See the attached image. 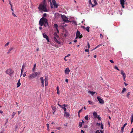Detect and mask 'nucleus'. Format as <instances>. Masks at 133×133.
Returning a JSON list of instances; mask_svg holds the SVG:
<instances>
[{
  "instance_id": "nucleus-1",
  "label": "nucleus",
  "mask_w": 133,
  "mask_h": 133,
  "mask_svg": "<svg viewBox=\"0 0 133 133\" xmlns=\"http://www.w3.org/2000/svg\"><path fill=\"white\" fill-rule=\"evenodd\" d=\"M45 1H43V2L40 4L38 7L40 11L42 12H48V11L47 9L46 6L45 4Z\"/></svg>"
},
{
  "instance_id": "nucleus-2",
  "label": "nucleus",
  "mask_w": 133,
  "mask_h": 133,
  "mask_svg": "<svg viewBox=\"0 0 133 133\" xmlns=\"http://www.w3.org/2000/svg\"><path fill=\"white\" fill-rule=\"evenodd\" d=\"M39 24L41 26H42L43 25L45 27L48 26L47 19L46 18L43 17H42L40 20Z\"/></svg>"
},
{
  "instance_id": "nucleus-3",
  "label": "nucleus",
  "mask_w": 133,
  "mask_h": 133,
  "mask_svg": "<svg viewBox=\"0 0 133 133\" xmlns=\"http://www.w3.org/2000/svg\"><path fill=\"white\" fill-rule=\"evenodd\" d=\"M39 74L40 73H38L37 72H35L34 73L30 74L29 76V78L30 79H32L36 77L38 75H39Z\"/></svg>"
},
{
  "instance_id": "nucleus-4",
  "label": "nucleus",
  "mask_w": 133,
  "mask_h": 133,
  "mask_svg": "<svg viewBox=\"0 0 133 133\" xmlns=\"http://www.w3.org/2000/svg\"><path fill=\"white\" fill-rule=\"evenodd\" d=\"M54 41L58 44H60V42L57 40V39L59 38V37L57 33L55 32L54 34Z\"/></svg>"
},
{
  "instance_id": "nucleus-5",
  "label": "nucleus",
  "mask_w": 133,
  "mask_h": 133,
  "mask_svg": "<svg viewBox=\"0 0 133 133\" xmlns=\"http://www.w3.org/2000/svg\"><path fill=\"white\" fill-rule=\"evenodd\" d=\"M61 18L64 22L69 23L70 22L68 18L65 15H62Z\"/></svg>"
},
{
  "instance_id": "nucleus-6",
  "label": "nucleus",
  "mask_w": 133,
  "mask_h": 133,
  "mask_svg": "<svg viewBox=\"0 0 133 133\" xmlns=\"http://www.w3.org/2000/svg\"><path fill=\"white\" fill-rule=\"evenodd\" d=\"M82 37V35H81L80 32L79 31L77 30L76 32V37L75 39H77L79 37L80 38H81Z\"/></svg>"
},
{
  "instance_id": "nucleus-7",
  "label": "nucleus",
  "mask_w": 133,
  "mask_h": 133,
  "mask_svg": "<svg viewBox=\"0 0 133 133\" xmlns=\"http://www.w3.org/2000/svg\"><path fill=\"white\" fill-rule=\"evenodd\" d=\"M14 71L11 69H7L5 72L6 73L9 74L10 76L13 73Z\"/></svg>"
},
{
  "instance_id": "nucleus-8",
  "label": "nucleus",
  "mask_w": 133,
  "mask_h": 133,
  "mask_svg": "<svg viewBox=\"0 0 133 133\" xmlns=\"http://www.w3.org/2000/svg\"><path fill=\"white\" fill-rule=\"evenodd\" d=\"M121 74L122 75V76L124 80L125 81L126 75L125 74L124 72V71L123 70H121Z\"/></svg>"
},
{
  "instance_id": "nucleus-9",
  "label": "nucleus",
  "mask_w": 133,
  "mask_h": 133,
  "mask_svg": "<svg viewBox=\"0 0 133 133\" xmlns=\"http://www.w3.org/2000/svg\"><path fill=\"white\" fill-rule=\"evenodd\" d=\"M97 98L98 101H99V103L100 104H103L104 103V100L101 98L99 97L98 96L97 97Z\"/></svg>"
},
{
  "instance_id": "nucleus-10",
  "label": "nucleus",
  "mask_w": 133,
  "mask_h": 133,
  "mask_svg": "<svg viewBox=\"0 0 133 133\" xmlns=\"http://www.w3.org/2000/svg\"><path fill=\"white\" fill-rule=\"evenodd\" d=\"M40 80L41 82V86L42 87H43L44 86V84L43 78L42 77H41L40 78Z\"/></svg>"
},
{
  "instance_id": "nucleus-11",
  "label": "nucleus",
  "mask_w": 133,
  "mask_h": 133,
  "mask_svg": "<svg viewBox=\"0 0 133 133\" xmlns=\"http://www.w3.org/2000/svg\"><path fill=\"white\" fill-rule=\"evenodd\" d=\"M120 4L121 5L122 7L124 8V5L125 4V1L124 0H120Z\"/></svg>"
},
{
  "instance_id": "nucleus-12",
  "label": "nucleus",
  "mask_w": 133,
  "mask_h": 133,
  "mask_svg": "<svg viewBox=\"0 0 133 133\" xmlns=\"http://www.w3.org/2000/svg\"><path fill=\"white\" fill-rule=\"evenodd\" d=\"M64 115L66 118H69V113L67 112H64Z\"/></svg>"
},
{
  "instance_id": "nucleus-13",
  "label": "nucleus",
  "mask_w": 133,
  "mask_h": 133,
  "mask_svg": "<svg viewBox=\"0 0 133 133\" xmlns=\"http://www.w3.org/2000/svg\"><path fill=\"white\" fill-rule=\"evenodd\" d=\"M52 2L53 3V5H54V6L56 8H57L58 7V6L57 5V4L55 0H52Z\"/></svg>"
},
{
  "instance_id": "nucleus-14",
  "label": "nucleus",
  "mask_w": 133,
  "mask_h": 133,
  "mask_svg": "<svg viewBox=\"0 0 133 133\" xmlns=\"http://www.w3.org/2000/svg\"><path fill=\"white\" fill-rule=\"evenodd\" d=\"M127 125V123H126L125 124H124L123 125V126L122 127L121 130L122 132H123L124 127H125V126H126V125Z\"/></svg>"
},
{
  "instance_id": "nucleus-15",
  "label": "nucleus",
  "mask_w": 133,
  "mask_h": 133,
  "mask_svg": "<svg viewBox=\"0 0 133 133\" xmlns=\"http://www.w3.org/2000/svg\"><path fill=\"white\" fill-rule=\"evenodd\" d=\"M70 72V70L69 68H67L65 71V73L66 74H68Z\"/></svg>"
},
{
  "instance_id": "nucleus-16",
  "label": "nucleus",
  "mask_w": 133,
  "mask_h": 133,
  "mask_svg": "<svg viewBox=\"0 0 133 133\" xmlns=\"http://www.w3.org/2000/svg\"><path fill=\"white\" fill-rule=\"evenodd\" d=\"M93 115L94 118H96L97 117V113L95 112H94L93 113Z\"/></svg>"
},
{
  "instance_id": "nucleus-17",
  "label": "nucleus",
  "mask_w": 133,
  "mask_h": 133,
  "mask_svg": "<svg viewBox=\"0 0 133 133\" xmlns=\"http://www.w3.org/2000/svg\"><path fill=\"white\" fill-rule=\"evenodd\" d=\"M43 35L44 38H45L46 39L48 37L47 35L45 33H43Z\"/></svg>"
},
{
  "instance_id": "nucleus-18",
  "label": "nucleus",
  "mask_w": 133,
  "mask_h": 133,
  "mask_svg": "<svg viewBox=\"0 0 133 133\" xmlns=\"http://www.w3.org/2000/svg\"><path fill=\"white\" fill-rule=\"evenodd\" d=\"M88 92L89 93H90L92 96H93L95 93V92L91 91H88Z\"/></svg>"
},
{
  "instance_id": "nucleus-19",
  "label": "nucleus",
  "mask_w": 133,
  "mask_h": 133,
  "mask_svg": "<svg viewBox=\"0 0 133 133\" xmlns=\"http://www.w3.org/2000/svg\"><path fill=\"white\" fill-rule=\"evenodd\" d=\"M52 110L53 111H56V107L55 106H52Z\"/></svg>"
},
{
  "instance_id": "nucleus-20",
  "label": "nucleus",
  "mask_w": 133,
  "mask_h": 133,
  "mask_svg": "<svg viewBox=\"0 0 133 133\" xmlns=\"http://www.w3.org/2000/svg\"><path fill=\"white\" fill-rule=\"evenodd\" d=\"M126 89L125 88H123L122 91L121 93H123L125 92L126 91Z\"/></svg>"
},
{
  "instance_id": "nucleus-21",
  "label": "nucleus",
  "mask_w": 133,
  "mask_h": 133,
  "mask_svg": "<svg viewBox=\"0 0 133 133\" xmlns=\"http://www.w3.org/2000/svg\"><path fill=\"white\" fill-rule=\"evenodd\" d=\"M88 102L90 104L93 105L94 104V103L92 101H90L89 100H88Z\"/></svg>"
},
{
  "instance_id": "nucleus-22",
  "label": "nucleus",
  "mask_w": 133,
  "mask_h": 133,
  "mask_svg": "<svg viewBox=\"0 0 133 133\" xmlns=\"http://www.w3.org/2000/svg\"><path fill=\"white\" fill-rule=\"evenodd\" d=\"M26 66V64H23L22 66V67L21 69V70H24V68Z\"/></svg>"
},
{
  "instance_id": "nucleus-23",
  "label": "nucleus",
  "mask_w": 133,
  "mask_h": 133,
  "mask_svg": "<svg viewBox=\"0 0 133 133\" xmlns=\"http://www.w3.org/2000/svg\"><path fill=\"white\" fill-rule=\"evenodd\" d=\"M36 64H35L34 65L33 68L32 69V71L34 72L35 71V69L36 67Z\"/></svg>"
},
{
  "instance_id": "nucleus-24",
  "label": "nucleus",
  "mask_w": 133,
  "mask_h": 133,
  "mask_svg": "<svg viewBox=\"0 0 133 133\" xmlns=\"http://www.w3.org/2000/svg\"><path fill=\"white\" fill-rule=\"evenodd\" d=\"M13 49V47H12L8 51V52H7V54H9L10 52Z\"/></svg>"
},
{
  "instance_id": "nucleus-25",
  "label": "nucleus",
  "mask_w": 133,
  "mask_h": 133,
  "mask_svg": "<svg viewBox=\"0 0 133 133\" xmlns=\"http://www.w3.org/2000/svg\"><path fill=\"white\" fill-rule=\"evenodd\" d=\"M85 28L88 32H89L90 27H87Z\"/></svg>"
},
{
  "instance_id": "nucleus-26",
  "label": "nucleus",
  "mask_w": 133,
  "mask_h": 133,
  "mask_svg": "<svg viewBox=\"0 0 133 133\" xmlns=\"http://www.w3.org/2000/svg\"><path fill=\"white\" fill-rule=\"evenodd\" d=\"M84 118L86 120H88V115H87L84 117Z\"/></svg>"
},
{
  "instance_id": "nucleus-27",
  "label": "nucleus",
  "mask_w": 133,
  "mask_h": 133,
  "mask_svg": "<svg viewBox=\"0 0 133 133\" xmlns=\"http://www.w3.org/2000/svg\"><path fill=\"white\" fill-rule=\"evenodd\" d=\"M58 25L56 24H54V28H56V29L58 28Z\"/></svg>"
},
{
  "instance_id": "nucleus-28",
  "label": "nucleus",
  "mask_w": 133,
  "mask_h": 133,
  "mask_svg": "<svg viewBox=\"0 0 133 133\" xmlns=\"http://www.w3.org/2000/svg\"><path fill=\"white\" fill-rule=\"evenodd\" d=\"M82 124H83L82 123H81V122H79V127H80V128L82 126Z\"/></svg>"
},
{
  "instance_id": "nucleus-29",
  "label": "nucleus",
  "mask_w": 133,
  "mask_h": 133,
  "mask_svg": "<svg viewBox=\"0 0 133 133\" xmlns=\"http://www.w3.org/2000/svg\"><path fill=\"white\" fill-rule=\"evenodd\" d=\"M56 90H57V93L58 94H59V88H58V86H57V88H56Z\"/></svg>"
},
{
  "instance_id": "nucleus-30",
  "label": "nucleus",
  "mask_w": 133,
  "mask_h": 133,
  "mask_svg": "<svg viewBox=\"0 0 133 133\" xmlns=\"http://www.w3.org/2000/svg\"><path fill=\"white\" fill-rule=\"evenodd\" d=\"M62 108L63 109L64 111L65 112H66V108L65 107H62Z\"/></svg>"
},
{
  "instance_id": "nucleus-31",
  "label": "nucleus",
  "mask_w": 133,
  "mask_h": 133,
  "mask_svg": "<svg viewBox=\"0 0 133 133\" xmlns=\"http://www.w3.org/2000/svg\"><path fill=\"white\" fill-rule=\"evenodd\" d=\"M130 95V92H129L128 93H127V95H126L127 97V98H129V97Z\"/></svg>"
},
{
  "instance_id": "nucleus-32",
  "label": "nucleus",
  "mask_w": 133,
  "mask_h": 133,
  "mask_svg": "<svg viewBox=\"0 0 133 133\" xmlns=\"http://www.w3.org/2000/svg\"><path fill=\"white\" fill-rule=\"evenodd\" d=\"M61 129V127H57L56 128V129L58 130H60Z\"/></svg>"
},
{
  "instance_id": "nucleus-33",
  "label": "nucleus",
  "mask_w": 133,
  "mask_h": 133,
  "mask_svg": "<svg viewBox=\"0 0 133 133\" xmlns=\"http://www.w3.org/2000/svg\"><path fill=\"white\" fill-rule=\"evenodd\" d=\"M44 80H45V81H48V79L47 77H46L45 75V76Z\"/></svg>"
},
{
  "instance_id": "nucleus-34",
  "label": "nucleus",
  "mask_w": 133,
  "mask_h": 133,
  "mask_svg": "<svg viewBox=\"0 0 133 133\" xmlns=\"http://www.w3.org/2000/svg\"><path fill=\"white\" fill-rule=\"evenodd\" d=\"M114 68L115 69H116L117 70H118V71H119L120 70H119V69L118 68V67L116 66H115L114 67Z\"/></svg>"
},
{
  "instance_id": "nucleus-35",
  "label": "nucleus",
  "mask_w": 133,
  "mask_h": 133,
  "mask_svg": "<svg viewBox=\"0 0 133 133\" xmlns=\"http://www.w3.org/2000/svg\"><path fill=\"white\" fill-rule=\"evenodd\" d=\"M48 2H50V5H51V7L52 8L53 7L51 6L52 3V2H51V0H48Z\"/></svg>"
},
{
  "instance_id": "nucleus-36",
  "label": "nucleus",
  "mask_w": 133,
  "mask_h": 133,
  "mask_svg": "<svg viewBox=\"0 0 133 133\" xmlns=\"http://www.w3.org/2000/svg\"><path fill=\"white\" fill-rule=\"evenodd\" d=\"M20 85H21L20 83L18 82L17 83V87H19L20 86Z\"/></svg>"
},
{
  "instance_id": "nucleus-37",
  "label": "nucleus",
  "mask_w": 133,
  "mask_h": 133,
  "mask_svg": "<svg viewBox=\"0 0 133 133\" xmlns=\"http://www.w3.org/2000/svg\"><path fill=\"white\" fill-rule=\"evenodd\" d=\"M45 86H47L48 85V81H45Z\"/></svg>"
},
{
  "instance_id": "nucleus-38",
  "label": "nucleus",
  "mask_w": 133,
  "mask_h": 133,
  "mask_svg": "<svg viewBox=\"0 0 133 133\" xmlns=\"http://www.w3.org/2000/svg\"><path fill=\"white\" fill-rule=\"evenodd\" d=\"M16 114V112H13L12 113V117L13 118V117L15 115V114Z\"/></svg>"
},
{
  "instance_id": "nucleus-39",
  "label": "nucleus",
  "mask_w": 133,
  "mask_h": 133,
  "mask_svg": "<svg viewBox=\"0 0 133 133\" xmlns=\"http://www.w3.org/2000/svg\"><path fill=\"white\" fill-rule=\"evenodd\" d=\"M99 120H100L101 118L100 117V116L99 115L97 116V117Z\"/></svg>"
},
{
  "instance_id": "nucleus-40",
  "label": "nucleus",
  "mask_w": 133,
  "mask_h": 133,
  "mask_svg": "<svg viewBox=\"0 0 133 133\" xmlns=\"http://www.w3.org/2000/svg\"><path fill=\"white\" fill-rule=\"evenodd\" d=\"M103 125L102 123H101V128L102 129H103Z\"/></svg>"
},
{
  "instance_id": "nucleus-41",
  "label": "nucleus",
  "mask_w": 133,
  "mask_h": 133,
  "mask_svg": "<svg viewBox=\"0 0 133 133\" xmlns=\"http://www.w3.org/2000/svg\"><path fill=\"white\" fill-rule=\"evenodd\" d=\"M87 45H88V49H89L90 48V47L89 43L88 42H87Z\"/></svg>"
},
{
  "instance_id": "nucleus-42",
  "label": "nucleus",
  "mask_w": 133,
  "mask_h": 133,
  "mask_svg": "<svg viewBox=\"0 0 133 133\" xmlns=\"http://www.w3.org/2000/svg\"><path fill=\"white\" fill-rule=\"evenodd\" d=\"M26 72H24V74H23V76L24 77H25L26 76Z\"/></svg>"
},
{
  "instance_id": "nucleus-43",
  "label": "nucleus",
  "mask_w": 133,
  "mask_h": 133,
  "mask_svg": "<svg viewBox=\"0 0 133 133\" xmlns=\"http://www.w3.org/2000/svg\"><path fill=\"white\" fill-rule=\"evenodd\" d=\"M46 13H44L43 15V16L44 17H46Z\"/></svg>"
},
{
  "instance_id": "nucleus-44",
  "label": "nucleus",
  "mask_w": 133,
  "mask_h": 133,
  "mask_svg": "<svg viewBox=\"0 0 133 133\" xmlns=\"http://www.w3.org/2000/svg\"><path fill=\"white\" fill-rule=\"evenodd\" d=\"M12 14L13 16L14 17H17L15 15V14L14 12H12Z\"/></svg>"
},
{
  "instance_id": "nucleus-45",
  "label": "nucleus",
  "mask_w": 133,
  "mask_h": 133,
  "mask_svg": "<svg viewBox=\"0 0 133 133\" xmlns=\"http://www.w3.org/2000/svg\"><path fill=\"white\" fill-rule=\"evenodd\" d=\"M9 42H8L7 43H6L5 45V46H7L9 44Z\"/></svg>"
},
{
  "instance_id": "nucleus-46",
  "label": "nucleus",
  "mask_w": 133,
  "mask_h": 133,
  "mask_svg": "<svg viewBox=\"0 0 133 133\" xmlns=\"http://www.w3.org/2000/svg\"><path fill=\"white\" fill-rule=\"evenodd\" d=\"M11 6V10L12 11H14V10H13V8H12V5H10Z\"/></svg>"
},
{
  "instance_id": "nucleus-47",
  "label": "nucleus",
  "mask_w": 133,
  "mask_h": 133,
  "mask_svg": "<svg viewBox=\"0 0 133 133\" xmlns=\"http://www.w3.org/2000/svg\"><path fill=\"white\" fill-rule=\"evenodd\" d=\"M95 133H100V132L99 130H97L96 131Z\"/></svg>"
},
{
  "instance_id": "nucleus-48",
  "label": "nucleus",
  "mask_w": 133,
  "mask_h": 133,
  "mask_svg": "<svg viewBox=\"0 0 133 133\" xmlns=\"http://www.w3.org/2000/svg\"><path fill=\"white\" fill-rule=\"evenodd\" d=\"M109 61L110 62H111V63H114V62L113 61V60H110Z\"/></svg>"
},
{
  "instance_id": "nucleus-49",
  "label": "nucleus",
  "mask_w": 133,
  "mask_h": 133,
  "mask_svg": "<svg viewBox=\"0 0 133 133\" xmlns=\"http://www.w3.org/2000/svg\"><path fill=\"white\" fill-rule=\"evenodd\" d=\"M9 3L10 5H12L11 3V2L10 0H9Z\"/></svg>"
},
{
  "instance_id": "nucleus-50",
  "label": "nucleus",
  "mask_w": 133,
  "mask_h": 133,
  "mask_svg": "<svg viewBox=\"0 0 133 133\" xmlns=\"http://www.w3.org/2000/svg\"><path fill=\"white\" fill-rule=\"evenodd\" d=\"M100 36L101 37L102 39L103 38V35L102 34H100Z\"/></svg>"
},
{
  "instance_id": "nucleus-51",
  "label": "nucleus",
  "mask_w": 133,
  "mask_h": 133,
  "mask_svg": "<svg viewBox=\"0 0 133 133\" xmlns=\"http://www.w3.org/2000/svg\"><path fill=\"white\" fill-rule=\"evenodd\" d=\"M81 133H84V132L83 130L81 129Z\"/></svg>"
},
{
  "instance_id": "nucleus-52",
  "label": "nucleus",
  "mask_w": 133,
  "mask_h": 133,
  "mask_svg": "<svg viewBox=\"0 0 133 133\" xmlns=\"http://www.w3.org/2000/svg\"><path fill=\"white\" fill-rule=\"evenodd\" d=\"M131 119H133V114H132L131 116Z\"/></svg>"
},
{
  "instance_id": "nucleus-53",
  "label": "nucleus",
  "mask_w": 133,
  "mask_h": 133,
  "mask_svg": "<svg viewBox=\"0 0 133 133\" xmlns=\"http://www.w3.org/2000/svg\"><path fill=\"white\" fill-rule=\"evenodd\" d=\"M46 125H47V128L48 129H49V124L47 123L46 124Z\"/></svg>"
},
{
  "instance_id": "nucleus-54",
  "label": "nucleus",
  "mask_w": 133,
  "mask_h": 133,
  "mask_svg": "<svg viewBox=\"0 0 133 133\" xmlns=\"http://www.w3.org/2000/svg\"><path fill=\"white\" fill-rule=\"evenodd\" d=\"M102 45V44H99V45L97 46V47H98V48L100 46H101Z\"/></svg>"
},
{
  "instance_id": "nucleus-55",
  "label": "nucleus",
  "mask_w": 133,
  "mask_h": 133,
  "mask_svg": "<svg viewBox=\"0 0 133 133\" xmlns=\"http://www.w3.org/2000/svg\"><path fill=\"white\" fill-rule=\"evenodd\" d=\"M23 70H21V75H22V74L23 72Z\"/></svg>"
},
{
  "instance_id": "nucleus-56",
  "label": "nucleus",
  "mask_w": 133,
  "mask_h": 133,
  "mask_svg": "<svg viewBox=\"0 0 133 133\" xmlns=\"http://www.w3.org/2000/svg\"><path fill=\"white\" fill-rule=\"evenodd\" d=\"M23 70H21V75H22V74L23 72Z\"/></svg>"
},
{
  "instance_id": "nucleus-57",
  "label": "nucleus",
  "mask_w": 133,
  "mask_h": 133,
  "mask_svg": "<svg viewBox=\"0 0 133 133\" xmlns=\"http://www.w3.org/2000/svg\"><path fill=\"white\" fill-rule=\"evenodd\" d=\"M82 109H81V110H80L79 111L78 113H80V112H81L82 111Z\"/></svg>"
},
{
  "instance_id": "nucleus-58",
  "label": "nucleus",
  "mask_w": 133,
  "mask_h": 133,
  "mask_svg": "<svg viewBox=\"0 0 133 133\" xmlns=\"http://www.w3.org/2000/svg\"><path fill=\"white\" fill-rule=\"evenodd\" d=\"M85 51L86 52H88V51H89V50L88 49H86L85 50Z\"/></svg>"
},
{
  "instance_id": "nucleus-59",
  "label": "nucleus",
  "mask_w": 133,
  "mask_h": 133,
  "mask_svg": "<svg viewBox=\"0 0 133 133\" xmlns=\"http://www.w3.org/2000/svg\"><path fill=\"white\" fill-rule=\"evenodd\" d=\"M46 39V40L48 42H49V39L48 37Z\"/></svg>"
},
{
  "instance_id": "nucleus-60",
  "label": "nucleus",
  "mask_w": 133,
  "mask_h": 133,
  "mask_svg": "<svg viewBox=\"0 0 133 133\" xmlns=\"http://www.w3.org/2000/svg\"><path fill=\"white\" fill-rule=\"evenodd\" d=\"M70 55V54H68V55L67 56H65V58H66V57H67L68 56H69Z\"/></svg>"
},
{
  "instance_id": "nucleus-61",
  "label": "nucleus",
  "mask_w": 133,
  "mask_h": 133,
  "mask_svg": "<svg viewBox=\"0 0 133 133\" xmlns=\"http://www.w3.org/2000/svg\"><path fill=\"white\" fill-rule=\"evenodd\" d=\"M56 30L57 32L58 33L59 32V31L58 29V28L56 29Z\"/></svg>"
},
{
  "instance_id": "nucleus-62",
  "label": "nucleus",
  "mask_w": 133,
  "mask_h": 133,
  "mask_svg": "<svg viewBox=\"0 0 133 133\" xmlns=\"http://www.w3.org/2000/svg\"><path fill=\"white\" fill-rule=\"evenodd\" d=\"M21 111H18V115L19 114L21 113Z\"/></svg>"
},
{
  "instance_id": "nucleus-63",
  "label": "nucleus",
  "mask_w": 133,
  "mask_h": 133,
  "mask_svg": "<svg viewBox=\"0 0 133 133\" xmlns=\"http://www.w3.org/2000/svg\"><path fill=\"white\" fill-rule=\"evenodd\" d=\"M100 132L101 133H103V131L102 130H100Z\"/></svg>"
},
{
  "instance_id": "nucleus-64",
  "label": "nucleus",
  "mask_w": 133,
  "mask_h": 133,
  "mask_svg": "<svg viewBox=\"0 0 133 133\" xmlns=\"http://www.w3.org/2000/svg\"><path fill=\"white\" fill-rule=\"evenodd\" d=\"M133 132V128H132V130L130 132V133H132Z\"/></svg>"
}]
</instances>
